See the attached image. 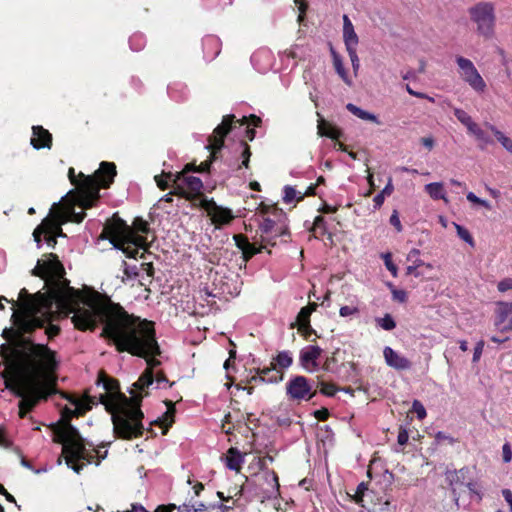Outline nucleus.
I'll use <instances>...</instances> for the list:
<instances>
[{
    "mask_svg": "<svg viewBox=\"0 0 512 512\" xmlns=\"http://www.w3.org/2000/svg\"><path fill=\"white\" fill-rule=\"evenodd\" d=\"M317 394V389L313 388L308 378L302 375H296L286 383V396L288 400L300 403L309 401Z\"/></svg>",
    "mask_w": 512,
    "mask_h": 512,
    "instance_id": "obj_13",
    "label": "nucleus"
},
{
    "mask_svg": "<svg viewBox=\"0 0 512 512\" xmlns=\"http://www.w3.org/2000/svg\"><path fill=\"white\" fill-rule=\"evenodd\" d=\"M180 512H222L221 506H210L205 508H195L194 506H190L188 504H183L178 506Z\"/></svg>",
    "mask_w": 512,
    "mask_h": 512,
    "instance_id": "obj_42",
    "label": "nucleus"
},
{
    "mask_svg": "<svg viewBox=\"0 0 512 512\" xmlns=\"http://www.w3.org/2000/svg\"><path fill=\"white\" fill-rule=\"evenodd\" d=\"M253 239L254 242L251 243L248 237L244 234H235L233 236L235 245L239 250H241L242 258L245 262H248L253 256L266 249L267 244L260 243V238L258 239L255 236Z\"/></svg>",
    "mask_w": 512,
    "mask_h": 512,
    "instance_id": "obj_18",
    "label": "nucleus"
},
{
    "mask_svg": "<svg viewBox=\"0 0 512 512\" xmlns=\"http://www.w3.org/2000/svg\"><path fill=\"white\" fill-rule=\"evenodd\" d=\"M359 312V309L354 306H342L339 310V314L341 317H348L351 315H355Z\"/></svg>",
    "mask_w": 512,
    "mask_h": 512,
    "instance_id": "obj_61",
    "label": "nucleus"
},
{
    "mask_svg": "<svg viewBox=\"0 0 512 512\" xmlns=\"http://www.w3.org/2000/svg\"><path fill=\"white\" fill-rule=\"evenodd\" d=\"M243 461V455L237 448L231 447L228 449L225 457V464L230 470L239 472L241 470Z\"/></svg>",
    "mask_w": 512,
    "mask_h": 512,
    "instance_id": "obj_29",
    "label": "nucleus"
},
{
    "mask_svg": "<svg viewBox=\"0 0 512 512\" xmlns=\"http://www.w3.org/2000/svg\"><path fill=\"white\" fill-rule=\"evenodd\" d=\"M218 497L226 502H229V500H233L232 504H235V497H240L242 495V487L235 486L228 490L227 496L224 495V492L219 491L217 492Z\"/></svg>",
    "mask_w": 512,
    "mask_h": 512,
    "instance_id": "obj_44",
    "label": "nucleus"
},
{
    "mask_svg": "<svg viewBox=\"0 0 512 512\" xmlns=\"http://www.w3.org/2000/svg\"><path fill=\"white\" fill-rule=\"evenodd\" d=\"M44 225L47 226V234L54 235L56 239L57 237H66V234L63 232L61 228V224L56 222L54 219L45 218Z\"/></svg>",
    "mask_w": 512,
    "mask_h": 512,
    "instance_id": "obj_37",
    "label": "nucleus"
},
{
    "mask_svg": "<svg viewBox=\"0 0 512 512\" xmlns=\"http://www.w3.org/2000/svg\"><path fill=\"white\" fill-rule=\"evenodd\" d=\"M494 326L501 333L512 331V302L498 301L495 303Z\"/></svg>",
    "mask_w": 512,
    "mask_h": 512,
    "instance_id": "obj_17",
    "label": "nucleus"
},
{
    "mask_svg": "<svg viewBox=\"0 0 512 512\" xmlns=\"http://www.w3.org/2000/svg\"><path fill=\"white\" fill-rule=\"evenodd\" d=\"M347 53H348L349 58L351 60L353 72H354L355 75H357L358 70L360 68V60H359V57L357 55V50H349V51H347Z\"/></svg>",
    "mask_w": 512,
    "mask_h": 512,
    "instance_id": "obj_54",
    "label": "nucleus"
},
{
    "mask_svg": "<svg viewBox=\"0 0 512 512\" xmlns=\"http://www.w3.org/2000/svg\"><path fill=\"white\" fill-rule=\"evenodd\" d=\"M323 350L317 345H309L301 349L299 353V364L307 372H315L318 369L317 360Z\"/></svg>",
    "mask_w": 512,
    "mask_h": 512,
    "instance_id": "obj_19",
    "label": "nucleus"
},
{
    "mask_svg": "<svg viewBox=\"0 0 512 512\" xmlns=\"http://www.w3.org/2000/svg\"><path fill=\"white\" fill-rule=\"evenodd\" d=\"M319 386H320V393L325 395V396H328V397H332L336 394V392L338 391V387L333 384V383H326V382H319Z\"/></svg>",
    "mask_w": 512,
    "mask_h": 512,
    "instance_id": "obj_49",
    "label": "nucleus"
},
{
    "mask_svg": "<svg viewBox=\"0 0 512 512\" xmlns=\"http://www.w3.org/2000/svg\"><path fill=\"white\" fill-rule=\"evenodd\" d=\"M240 147L242 148V151H241L242 162L240 165H238L237 169H241L242 167L249 168L250 157H251L250 146L247 144V142L245 140H241Z\"/></svg>",
    "mask_w": 512,
    "mask_h": 512,
    "instance_id": "obj_40",
    "label": "nucleus"
},
{
    "mask_svg": "<svg viewBox=\"0 0 512 512\" xmlns=\"http://www.w3.org/2000/svg\"><path fill=\"white\" fill-rule=\"evenodd\" d=\"M30 144L36 150L52 147V134L40 125L32 127Z\"/></svg>",
    "mask_w": 512,
    "mask_h": 512,
    "instance_id": "obj_21",
    "label": "nucleus"
},
{
    "mask_svg": "<svg viewBox=\"0 0 512 512\" xmlns=\"http://www.w3.org/2000/svg\"><path fill=\"white\" fill-rule=\"evenodd\" d=\"M48 233L47 226L44 225V220L40 225H38L33 231L34 241L37 243L38 247H40L42 242V235H46Z\"/></svg>",
    "mask_w": 512,
    "mask_h": 512,
    "instance_id": "obj_50",
    "label": "nucleus"
},
{
    "mask_svg": "<svg viewBox=\"0 0 512 512\" xmlns=\"http://www.w3.org/2000/svg\"><path fill=\"white\" fill-rule=\"evenodd\" d=\"M491 131L494 133L496 139L502 144V146L512 154V139L505 136L501 131L496 129L493 125L489 126Z\"/></svg>",
    "mask_w": 512,
    "mask_h": 512,
    "instance_id": "obj_41",
    "label": "nucleus"
},
{
    "mask_svg": "<svg viewBox=\"0 0 512 512\" xmlns=\"http://www.w3.org/2000/svg\"><path fill=\"white\" fill-rule=\"evenodd\" d=\"M233 122V114L223 116L222 122L213 130V133L208 137V144L206 148L209 150L210 155L208 160L198 165V172H209L211 164L218 160L221 154V150L224 147L225 138L231 132Z\"/></svg>",
    "mask_w": 512,
    "mask_h": 512,
    "instance_id": "obj_9",
    "label": "nucleus"
},
{
    "mask_svg": "<svg viewBox=\"0 0 512 512\" xmlns=\"http://www.w3.org/2000/svg\"><path fill=\"white\" fill-rule=\"evenodd\" d=\"M300 194L301 192L296 191L294 187L287 185L284 187L283 201L285 203H291L294 200L298 201V197Z\"/></svg>",
    "mask_w": 512,
    "mask_h": 512,
    "instance_id": "obj_47",
    "label": "nucleus"
},
{
    "mask_svg": "<svg viewBox=\"0 0 512 512\" xmlns=\"http://www.w3.org/2000/svg\"><path fill=\"white\" fill-rule=\"evenodd\" d=\"M284 377L283 371L276 368L272 363L270 367L257 368L256 374L251 376L248 380V384H262V383H278L282 381Z\"/></svg>",
    "mask_w": 512,
    "mask_h": 512,
    "instance_id": "obj_20",
    "label": "nucleus"
},
{
    "mask_svg": "<svg viewBox=\"0 0 512 512\" xmlns=\"http://www.w3.org/2000/svg\"><path fill=\"white\" fill-rule=\"evenodd\" d=\"M369 512H395L396 506L393 505L389 500H379L378 503L372 505V507H365Z\"/></svg>",
    "mask_w": 512,
    "mask_h": 512,
    "instance_id": "obj_38",
    "label": "nucleus"
},
{
    "mask_svg": "<svg viewBox=\"0 0 512 512\" xmlns=\"http://www.w3.org/2000/svg\"><path fill=\"white\" fill-rule=\"evenodd\" d=\"M273 215H278L280 218L274 220L271 217H264L257 230V234L260 233V243L270 246L276 245L278 237L289 234L286 213L282 209H274Z\"/></svg>",
    "mask_w": 512,
    "mask_h": 512,
    "instance_id": "obj_10",
    "label": "nucleus"
},
{
    "mask_svg": "<svg viewBox=\"0 0 512 512\" xmlns=\"http://www.w3.org/2000/svg\"><path fill=\"white\" fill-rule=\"evenodd\" d=\"M455 61L461 79L467 83L475 92L482 94L486 91L487 85L478 72L473 62L463 56H456Z\"/></svg>",
    "mask_w": 512,
    "mask_h": 512,
    "instance_id": "obj_14",
    "label": "nucleus"
},
{
    "mask_svg": "<svg viewBox=\"0 0 512 512\" xmlns=\"http://www.w3.org/2000/svg\"><path fill=\"white\" fill-rule=\"evenodd\" d=\"M149 232V224L143 218L136 217L132 226H129L115 213L104 224L100 239L109 240V242L115 248L121 250L126 257L136 259L140 249L143 250L140 255V257L143 258L149 248L146 237Z\"/></svg>",
    "mask_w": 512,
    "mask_h": 512,
    "instance_id": "obj_6",
    "label": "nucleus"
},
{
    "mask_svg": "<svg viewBox=\"0 0 512 512\" xmlns=\"http://www.w3.org/2000/svg\"><path fill=\"white\" fill-rule=\"evenodd\" d=\"M276 368L279 367L282 371V369L289 368L293 363V357L290 351H281L279 352L276 357L272 359L271 362Z\"/></svg>",
    "mask_w": 512,
    "mask_h": 512,
    "instance_id": "obj_33",
    "label": "nucleus"
},
{
    "mask_svg": "<svg viewBox=\"0 0 512 512\" xmlns=\"http://www.w3.org/2000/svg\"><path fill=\"white\" fill-rule=\"evenodd\" d=\"M346 109L362 120L371 121L378 125L381 124V122L379 121L378 117L375 114L365 111L352 103H348L346 105Z\"/></svg>",
    "mask_w": 512,
    "mask_h": 512,
    "instance_id": "obj_32",
    "label": "nucleus"
},
{
    "mask_svg": "<svg viewBox=\"0 0 512 512\" xmlns=\"http://www.w3.org/2000/svg\"><path fill=\"white\" fill-rule=\"evenodd\" d=\"M435 440L437 441V443L447 442L448 444H451V445L454 444L455 442H457V440L455 438H453L452 436H450L442 431H439L435 434Z\"/></svg>",
    "mask_w": 512,
    "mask_h": 512,
    "instance_id": "obj_56",
    "label": "nucleus"
},
{
    "mask_svg": "<svg viewBox=\"0 0 512 512\" xmlns=\"http://www.w3.org/2000/svg\"><path fill=\"white\" fill-rule=\"evenodd\" d=\"M465 487L469 490L471 494L476 495L479 501L482 500V494L477 489V483L473 480L472 477H470Z\"/></svg>",
    "mask_w": 512,
    "mask_h": 512,
    "instance_id": "obj_59",
    "label": "nucleus"
},
{
    "mask_svg": "<svg viewBox=\"0 0 512 512\" xmlns=\"http://www.w3.org/2000/svg\"><path fill=\"white\" fill-rule=\"evenodd\" d=\"M343 41L346 51L357 50L359 38L354 30V26L351 20L347 15L343 16Z\"/></svg>",
    "mask_w": 512,
    "mask_h": 512,
    "instance_id": "obj_25",
    "label": "nucleus"
},
{
    "mask_svg": "<svg viewBox=\"0 0 512 512\" xmlns=\"http://www.w3.org/2000/svg\"><path fill=\"white\" fill-rule=\"evenodd\" d=\"M96 311H82L75 316V328L80 331H94L98 324L103 325L100 336L117 352H128L146 360L147 367L133 384L134 391L144 394L154 383V368L161 362L156 356L161 354L156 339L155 324L147 319L129 314L120 304L109 297L96 306Z\"/></svg>",
    "mask_w": 512,
    "mask_h": 512,
    "instance_id": "obj_1",
    "label": "nucleus"
},
{
    "mask_svg": "<svg viewBox=\"0 0 512 512\" xmlns=\"http://www.w3.org/2000/svg\"><path fill=\"white\" fill-rule=\"evenodd\" d=\"M181 180L185 184L189 194L192 196L193 206L198 207V202L201 199L206 198L202 192V180L199 177L189 175H185Z\"/></svg>",
    "mask_w": 512,
    "mask_h": 512,
    "instance_id": "obj_23",
    "label": "nucleus"
},
{
    "mask_svg": "<svg viewBox=\"0 0 512 512\" xmlns=\"http://www.w3.org/2000/svg\"><path fill=\"white\" fill-rule=\"evenodd\" d=\"M317 128L320 136H325L333 140H339L342 137V131L324 119L318 121Z\"/></svg>",
    "mask_w": 512,
    "mask_h": 512,
    "instance_id": "obj_27",
    "label": "nucleus"
},
{
    "mask_svg": "<svg viewBox=\"0 0 512 512\" xmlns=\"http://www.w3.org/2000/svg\"><path fill=\"white\" fill-rule=\"evenodd\" d=\"M93 455L88 453L86 451V448L84 447V450H83V453L81 454V457H78V458H75L72 460V462L69 464H67V466L69 468H71L72 470H74L77 474H79L83 467H84V463H79L80 460H85L87 463H91L92 460H93Z\"/></svg>",
    "mask_w": 512,
    "mask_h": 512,
    "instance_id": "obj_36",
    "label": "nucleus"
},
{
    "mask_svg": "<svg viewBox=\"0 0 512 512\" xmlns=\"http://www.w3.org/2000/svg\"><path fill=\"white\" fill-rule=\"evenodd\" d=\"M383 355L388 366L396 370H408L411 368L412 363L406 357L400 355L391 347H385Z\"/></svg>",
    "mask_w": 512,
    "mask_h": 512,
    "instance_id": "obj_22",
    "label": "nucleus"
},
{
    "mask_svg": "<svg viewBox=\"0 0 512 512\" xmlns=\"http://www.w3.org/2000/svg\"><path fill=\"white\" fill-rule=\"evenodd\" d=\"M116 175V165L113 162H101L99 168L92 175L80 172L76 176L74 168L70 167L68 177L75 189L69 191L68 196L72 199L73 205H78L83 209L95 206L100 199V189L109 188Z\"/></svg>",
    "mask_w": 512,
    "mask_h": 512,
    "instance_id": "obj_7",
    "label": "nucleus"
},
{
    "mask_svg": "<svg viewBox=\"0 0 512 512\" xmlns=\"http://www.w3.org/2000/svg\"><path fill=\"white\" fill-rule=\"evenodd\" d=\"M296 328L301 336L306 340H310L311 335H316V331L312 328L310 323L299 325Z\"/></svg>",
    "mask_w": 512,
    "mask_h": 512,
    "instance_id": "obj_52",
    "label": "nucleus"
},
{
    "mask_svg": "<svg viewBox=\"0 0 512 512\" xmlns=\"http://www.w3.org/2000/svg\"><path fill=\"white\" fill-rule=\"evenodd\" d=\"M457 235L470 246L474 247L475 242L470 232L461 225L455 224Z\"/></svg>",
    "mask_w": 512,
    "mask_h": 512,
    "instance_id": "obj_48",
    "label": "nucleus"
},
{
    "mask_svg": "<svg viewBox=\"0 0 512 512\" xmlns=\"http://www.w3.org/2000/svg\"><path fill=\"white\" fill-rule=\"evenodd\" d=\"M470 468L464 466L460 469H447L445 471V481L447 482L452 499L457 507H459L460 490L466 486L470 479Z\"/></svg>",
    "mask_w": 512,
    "mask_h": 512,
    "instance_id": "obj_16",
    "label": "nucleus"
},
{
    "mask_svg": "<svg viewBox=\"0 0 512 512\" xmlns=\"http://www.w3.org/2000/svg\"><path fill=\"white\" fill-rule=\"evenodd\" d=\"M424 190L433 200H444L448 202L443 183L433 182L426 184Z\"/></svg>",
    "mask_w": 512,
    "mask_h": 512,
    "instance_id": "obj_30",
    "label": "nucleus"
},
{
    "mask_svg": "<svg viewBox=\"0 0 512 512\" xmlns=\"http://www.w3.org/2000/svg\"><path fill=\"white\" fill-rule=\"evenodd\" d=\"M131 397L119 395L120 405L108 411L111 414L113 433L118 439L130 441L143 436L145 428L143 425L144 413L141 410L142 400L149 393H135L130 391Z\"/></svg>",
    "mask_w": 512,
    "mask_h": 512,
    "instance_id": "obj_8",
    "label": "nucleus"
},
{
    "mask_svg": "<svg viewBox=\"0 0 512 512\" xmlns=\"http://www.w3.org/2000/svg\"><path fill=\"white\" fill-rule=\"evenodd\" d=\"M154 382H156L157 387L160 388L162 387V384H168L169 380L163 371H158L156 374H154Z\"/></svg>",
    "mask_w": 512,
    "mask_h": 512,
    "instance_id": "obj_64",
    "label": "nucleus"
},
{
    "mask_svg": "<svg viewBox=\"0 0 512 512\" xmlns=\"http://www.w3.org/2000/svg\"><path fill=\"white\" fill-rule=\"evenodd\" d=\"M497 289L499 292H506L512 289V278H504L497 284Z\"/></svg>",
    "mask_w": 512,
    "mask_h": 512,
    "instance_id": "obj_60",
    "label": "nucleus"
},
{
    "mask_svg": "<svg viewBox=\"0 0 512 512\" xmlns=\"http://www.w3.org/2000/svg\"><path fill=\"white\" fill-rule=\"evenodd\" d=\"M412 410L416 413L419 420H423L426 416V409L419 400H414L412 403Z\"/></svg>",
    "mask_w": 512,
    "mask_h": 512,
    "instance_id": "obj_53",
    "label": "nucleus"
},
{
    "mask_svg": "<svg viewBox=\"0 0 512 512\" xmlns=\"http://www.w3.org/2000/svg\"><path fill=\"white\" fill-rule=\"evenodd\" d=\"M164 404L167 407L166 412L160 417L161 420L164 422V430L163 434H167L168 429L173 425L174 423V417L176 413L175 403L171 400H164Z\"/></svg>",
    "mask_w": 512,
    "mask_h": 512,
    "instance_id": "obj_31",
    "label": "nucleus"
},
{
    "mask_svg": "<svg viewBox=\"0 0 512 512\" xmlns=\"http://www.w3.org/2000/svg\"><path fill=\"white\" fill-rule=\"evenodd\" d=\"M409 440V434H408V431L403 428V427H400V430H399V433H398V436H397V442L399 445L401 446H404L407 444Z\"/></svg>",
    "mask_w": 512,
    "mask_h": 512,
    "instance_id": "obj_62",
    "label": "nucleus"
},
{
    "mask_svg": "<svg viewBox=\"0 0 512 512\" xmlns=\"http://www.w3.org/2000/svg\"><path fill=\"white\" fill-rule=\"evenodd\" d=\"M84 210L85 209L82 208V211L75 212L73 206L68 207L66 211L67 220L74 223H81L86 217V212Z\"/></svg>",
    "mask_w": 512,
    "mask_h": 512,
    "instance_id": "obj_46",
    "label": "nucleus"
},
{
    "mask_svg": "<svg viewBox=\"0 0 512 512\" xmlns=\"http://www.w3.org/2000/svg\"><path fill=\"white\" fill-rule=\"evenodd\" d=\"M471 20L477 25V32L489 39L494 34L495 8L490 2H479L468 10Z\"/></svg>",
    "mask_w": 512,
    "mask_h": 512,
    "instance_id": "obj_11",
    "label": "nucleus"
},
{
    "mask_svg": "<svg viewBox=\"0 0 512 512\" xmlns=\"http://www.w3.org/2000/svg\"><path fill=\"white\" fill-rule=\"evenodd\" d=\"M261 123V118L254 114H251L249 117L244 116L242 119L239 120H237L236 117L234 116V122L232 124L231 131L234 128H237V125L239 128L245 126V137L249 141H253L256 135V131L254 128H251L250 126L259 127Z\"/></svg>",
    "mask_w": 512,
    "mask_h": 512,
    "instance_id": "obj_24",
    "label": "nucleus"
},
{
    "mask_svg": "<svg viewBox=\"0 0 512 512\" xmlns=\"http://www.w3.org/2000/svg\"><path fill=\"white\" fill-rule=\"evenodd\" d=\"M198 207L207 212L216 228L228 225L234 219L232 211L229 208L217 205L214 199L203 198L198 202Z\"/></svg>",
    "mask_w": 512,
    "mask_h": 512,
    "instance_id": "obj_15",
    "label": "nucleus"
},
{
    "mask_svg": "<svg viewBox=\"0 0 512 512\" xmlns=\"http://www.w3.org/2000/svg\"><path fill=\"white\" fill-rule=\"evenodd\" d=\"M310 231L313 233L319 232L320 236L325 235L327 232L325 218L321 215L316 216L313 221V226L310 228Z\"/></svg>",
    "mask_w": 512,
    "mask_h": 512,
    "instance_id": "obj_43",
    "label": "nucleus"
},
{
    "mask_svg": "<svg viewBox=\"0 0 512 512\" xmlns=\"http://www.w3.org/2000/svg\"><path fill=\"white\" fill-rule=\"evenodd\" d=\"M11 321L14 327L5 328L2 332V337L7 341H13V347L8 344H2L3 356L5 359V369H9L10 365L14 363H21L27 365L29 359V353H36L39 355H49L48 358H52L55 365H59L57 360L56 351L52 350L47 344L35 343L30 337H25V334H32L36 329L43 328L47 322V319H32L29 322L31 330L25 331V325L21 324L20 318L16 317V313L12 314Z\"/></svg>",
    "mask_w": 512,
    "mask_h": 512,
    "instance_id": "obj_5",
    "label": "nucleus"
},
{
    "mask_svg": "<svg viewBox=\"0 0 512 512\" xmlns=\"http://www.w3.org/2000/svg\"><path fill=\"white\" fill-rule=\"evenodd\" d=\"M45 259L38 260L37 265L31 271L33 276L39 277L51 285L46 292L38 291L34 294L22 288L18 295V301L12 300L13 306L18 309L14 311L20 323L25 325V331L31 330L32 319L52 320L53 305L56 304L60 313L64 316L73 314L71 320L75 325V316L82 311H96V306L104 302V297L99 293L90 299L84 300L80 290L69 286V281L64 278L65 269L58 256L54 253L44 255Z\"/></svg>",
    "mask_w": 512,
    "mask_h": 512,
    "instance_id": "obj_2",
    "label": "nucleus"
},
{
    "mask_svg": "<svg viewBox=\"0 0 512 512\" xmlns=\"http://www.w3.org/2000/svg\"><path fill=\"white\" fill-rule=\"evenodd\" d=\"M377 324L386 331H391L396 327V322L390 314H385L382 318L376 319Z\"/></svg>",
    "mask_w": 512,
    "mask_h": 512,
    "instance_id": "obj_45",
    "label": "nucleus"
},
{
    "mask_svg": "<svg viewBox=\"0 0 512 512\" xmlns=\"http://www.w3.org/2000/svg\"><path fill=\"white\" fill-rule=\"evenodd\" d=\"M330 53L332 57V62L334 69L338 76L342 79V81L349 87L353 85L352 78L348 75L347 70L344 67L343 59L341 55L334 49L332 44H330Z\"/></svg>",
    "mask_w": 512,
    "mask_h": 512,
    "instance_id": "obj_26",
    "label": "nucleus"
},
{
    "mask_svg": "<svg viewBox=\"0 0 512 512\" xmlns=\"http://www.w3.org/2000/svg\"><path fill=\"white\" fill-rule=\"evenodd\" d=\"M46 323H49V324L45 329V333L50 340L60 334L61 329L58 325L51 324L50 321H47Z\"/></svg>",
    "mask_w": 512,
    "mask_h": 512,
    "instance_id": "obj_57",
    "label": "nucleus"
},
{
    "mask_svg": "<svg viewBox=\"0 0 512 512\" xmlns=\"http://www.w3.org/2000/svg\"><path fill=\"white\" fill-rule=\"evenodd\" d=\"M317 307L318 305L315 302H310L307 306L302 307L296 317V320L290 324V329L310 323L311 314L316 311Z\"/></svg>",
    "mask_w": 512,
    "mask_h": 512,
    "instance_id": "obj_28",
    "label": "nucleus"
},
{
    "mask_svg": "<svg viewBox=\"0 0 512 512\" xmlns=\"http://www.w3.org/2000/svg\"><path fill=\"white\" fill-rule=\"evenodd\" d=\"M454 115L457 118V120L466 127L473 121L471 116L466 111L460 108L454 109Z\"/></svg>",
    "mask_w": 512,
    "mask_h": 512,
    "instance_id": "obj_51",
    "label": "nucleus"
},
{
    "mask_svg": "<svg viewBox=\"0 0 512 512\" xmlns=\"http://www.w3.org/2000/svg\"><path fill=\"white\" fill-rule=\"evenodd\" d=\"M370 492L368 490V487H367V484L365 482H361L358 486H357V489L355 491V494L353 495V500L355 501V503H357L358 505H361L362 507H366V498H371L370 497Z\"/></svg>",
    "mask_w": 512,
    "mask_h": 512,
    "instance_id": "obj_34",
    "label": "nucleus"
},
{
    "mask_svg": "<svg viewBox=\"0 0 512 512\" xmlns=\"http://www.w3.org/2000/svg\"><path fill=\"white\" fill-rule=\"evenodd\" d=\"M197 165L194 163H188L184 166V168L176 173V180H181V178L185 177V175H188L190 172H198Z\"/></svg>",
    "mask_w": 512,
    "mask_h": 512,
    "instance_id": "obj_55",
    "label": "nucleus"
},
{
    "mask_svg": "<svg viewBox=\"0 0 512 512\" xmlns=\"http://www.w3.org/2000/svg\"><path fill=\"white\" fill-rule=\"evenodd\" d=\"M27 365L14 363L0 372L4 385L18 402V415L24 419L40 402L57 393V369L48 355L29 353Z\"/></svg>",
    "mask_w": 512,
    "mask_h": 512,
    "instance_id": "obj_3",
    "label": "nucleus"
},
{
    "mask_svg": "<svg viewBox=\"0 0 512 512\" xmlns=\"http://www.w3.org/2000/svg\"><path fill=\"white\" fill-rule=\"evenodd\" d=\"M64 398L74 405L75 409L65 407L61 411V419L57 424L52 425L53 441L63 445L62 456L66 464L70 465L73 459L81 457L84 450V439L78 429L71 424V420L74 417L84 416L94 405H97V396H91L86 391L81 399L71 395H64Z\"/></svg>",
    "mask_w": 512,
    "mask_h": 512,
    "instance_id": "obj_4",
    "label": "nucleus"
},
{
    "mask_svg": "<svg viewBox=\"0 0 512 512\" xmlns=\"http://www.w3.org/2000/svg\"><path fill=\"white\" fill-rule=\"evenodd\" d=\"M466 128L470 134L476 137L477 140L483 141L485 143L491 142V140L486 136L485 132L474 121H472Z\"/></svg>",
    "mask_w": 512,
    "mask_h": 512,
    "instance_id": "obj_39",
    "label": "nucleus"
},
{
    "mask_svg": "<svg viewBox=\"0 0 512 512\" xmlns=\"http://www.w3.org/2000/svg\"><path fill=\"white\" fill-rule=\"evenodd\" d=\"M96 385H102L105 393L97 397V404L105 406L106 411H112L113 408L120 405L119 395H125L120 391L119 381L109 376L104 370H100L96 380Z\"/></svg>",
    "mask_w": 512,
    "mask_h": 512,
    "instance_id": "obj_12",
    "label": "nucleus"
},
{
    "mask_svg": "<svg viewBox=\"0 0 512 512\" xmlns=\"http://www.w3.org/2000/svg\"><path fill=\"white\" fill-rule=\"evenodd\" d=\"M171 186L173 187L171 192L174 194V196L184 198L193 204L192 196L189 194L182 180H176V177L173 178V184Z\"/></svg>",
    "mask_w": 512,
    "mask_h": 512,
    "instance_id": "obj_35",
    "label": "nucleus"
},
{
    "mask_svg": "<svg viewBox=\"0 0 512 512\" xmlns=\"http://www.w3.org/2000/svg\"><path fill=\"white\" fill-rule=\"evenodd\" d=\"M313 415L319 421H326L330 416V412L327 408L323 407L321 409L314 411Z\"/></svg>",
    "mask_w": 512,
    "mask_h": 512,
    "instance_id": "obj_63",
    "label": "nucleus"
},
{
    "mask_svg": "<svg viewBox=\"0 0 512 512\" xmlns=\"http://www.w3.org/2000/svg\"><path fill=\"white\" fill-rule=\"evenodd\" d=\"M382 257L384 259V264H385L386 268L391 272V274L393 276H396L397 275V266L393 263V261L391 259V254L386 253V254H383Z\"/></svg>",
    "mask_w": 512,
    "mask_h": 512,
    "instance_id": "obj_58",
    "label": "nucleus"
}]
</instances>
